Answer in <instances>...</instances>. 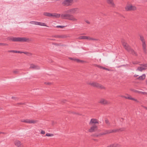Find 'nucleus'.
<instances>
[{
	"instance_id": "obj_1",
	"label": "nucleus",
	"mask_w": 147,
	"mask_h": 147,
	"mask_svg": "<svg viewBox=\"0 0 147 147\" xmlns=\"http://www.w3.org/2000/svg\"><path fill=\"white\" fill-rule=\"evenodd\" d=\"M53 15L52 17H55L56 18H58L61 17L62 19H67L74 21H76L77 20V19L74 18L73 15L69 14L63 13L61 15L57 13H53Z\"/></svg>"
},
{
	"instance_id": "obj_2",
	"label": "nucleus",
	"mask_w": 147,
	"mask_h": 147,
	"mask_svg": "<svg viewBox=\"0 0 147 147\" xmlns=\"http://www.w3.org/2000/svg\"><path fill=\"white\" fill-rule=\"evenodd\" d=\"M121 42L123 47L128 52L133 55L137 56V53L133 49L131 48L130 47L124 40H122Z\"/></svg>"
},
{
	"instance_id": "obj_3",
	"label": "nucleus",
	"mask_w": 147,
	"mask_h": 147,
	"mask_svg": "<svg viewBox=\"0 0 147 147\" xmlns=\"http://www.w3.org/2000/svg\"><path fill=\"white\" fill-rule=\"evenodd\" d=\"M13 42H26L29 40V39L26 37H13Z\"/></svg>"
},
{
	"instance_id": "obj_4",
	"label": "nucleus",
	"mask_w": 147,
	"mask_h": 147,
	"mask_svg": "<svg viewBox=\"0 0 147 147\" xmlns=\"http://www.w3.org/2000/svg\"><path fill=\"white\" fill-rule=\"evenodd\" d=\"M140 39L142 42V47L144 53L146 54H147V49L146 48V44L144 38L142 36H140Z\"/></svg>"
},
{
	"instance_id": "obj_5",
	"label": "nucleus",
	"mask_w": 147,
	"mask_h": 147,
	"mask_svg": "<svg viewBox=\"0 0 147 147\" xmlns=\"http://www.w3.org/2000/svg\"><path fill=\"white\" fill-rule=\"evenodd\" d=\"M79 11V9L78 8H75L69 9L66 11L65 12L66 13V14H69V13H70L71 14H74L78 13Z\"/></svg>"
},
{
	"instance_id": "obj_6",
	"label": "nucleus",
	"mask_w": 147,
	"mask_h": 147,
	"mask_svg": "<svg viewBox=\"0 0 147 147\" xmlns=\"http://www.w3.org/2000/svg\"><path fill=\"white\" fill-rule=\"evenodd\" d=\"M139 65H140V66L138 67L136 69L137 71L142 72L143 70H145L146 69L147 67V63L140 64Z\"/></svg>"
},
{
	"instance_id": "obj_7",
	"label": "nucleus",
	"mask_w": 147,
	"mask_h": 147,
	"mask_svg": "<svg viewBox=\"0 0 147 147\" xmlns=\"http://www.w3.org/2000/svg\"><path fill=\"white\" fill-rule=\"evenodd\" d=\"M88 84L91 86L101 89H105V88L102 85L96 82H90Z\"/></svg>"
},
{
	"instance_id": "obj_8",
	"label": "nucleus",
	"mask_w": 147,
	"mask_h": 147,
	"mask_svg": "<svg viewBox=\"0 0 147 147\" xmlns=\"http://www.w3.org/2000/svg\"><path fill=\"white\" fill-rule=\"evenodd\" d=\"M21 121L28 123H32L34 124L37 122V121L35 120L27 119H22L21 120Z\"/></svg>"
},
{
	"instance_id": "obj_9",
	"label": "nucleus",
	"mask_w": 147,
	"mask_h": 147,
	"mask_svg": "<svg viewBox=\"0 0 147 147\" xmlns=\"http://www.w3.org/2000/svg\"><path fill=\"white\" fill-rule=\"evenodd\" d=\"M73 2V0H65L62 2L64 6H69L71 5Z\"/></svg>"
},
{
	"instance_id": "obj_10",
	"label": "nucleus",
	"mask_w": 147,
	"mask_h": 147,
	"mask_svg": "<svg viewBox=\"0 0 147 147\" xmlns=\"http://www.w3.org/2000/svg\"><path fill=\"white\" fill-rule=\"evenodd\" d=\"M91 125L92 126L88 130L89 132H92L95 131L97 130L98 127L96 124H94Z\"/></svg>"
},
{
	"instance_id": "obj_11",
	"label": "nucleus",
	"mask_w": 147,
	"mask_h": 147,
	"mask_svg": "<svg viewBox=\"0 0 147 147\" xmlns=\"http://www.w3.org/2000/svg\"><path fill=\"white\" fill-rule=\"evenodd\" d=\"M125 10L127 11H134L136 9V7L132 5L127 6L125 7Z\"/></svg>"
},
{
	"instance_id": "obj_12",
	"label": "nucleus",
	"mask_w": 147,
	"mask_h": 147,
	"mask_svg": "<svg viewBox=\"0 0 147 147\" xmlns=\"http://www.w3.org/2000/svg\"><path fill=\"white\" fill-rule=\"evenodd\" d=\"M98 121L96 119H92L89 123L90 125H93L94 124H98Z\"/></svg>"
},
{
	"instance_id": "obj_13",
	"label": "nucleus",
	"mask_w": 147,
	"mask_h": 147,
	"mask_svg": "<svg viewBox=\"0 0 147 147\" xmlns=\"http://www.w3.org/2000/svg\"><path fill=\"white\" fill-rule=\"evenodd\" d=\"M99 102L103 105L108 104L110 103V102L107 101L104 99H101Z\"/></svg>"
},
{
	"instance_id": "obj_14",
	"label": "nucleus",
	"mask_w": 147,
	"mask_h": 147,
	"mask_svg": "<svg viewBox=\"0 0 147 147\" xmlns=\"http://www.w3.org/2000/svg\"><path fill=\"white\" fill-rule=\"evenodd\" d=\"M131 91L134 92L136 93H141L144 94H147V92H143L142 91H140L137 90H135L133 89H131Z\"/></svg>"
},
{
	"instance_id": "obj_15",
	"label": "nucleus",
	"mask_w": 147,
	"mask_h": 147,
	"mask_svg": "<svg viewBox=\"0 0 147 147\" xmlns=\"http://www.w3.org/2000/svg\"><path fill=\"white\" fill-rule=\"evenodd\" d=\"M30 68H32L34 69H40V67L37 65H34L33 64H31L30 65Z\"/></svg>"
},
{
	"instance_id": "obj_16",
	"label": "nucleus",
	"mask_w": 147,
	"mask_h": 147,
	"mask_svg": "<svg viewBox=\"0 0 147 147\" xmlns=\"http://www.w3.org/2000/svg\"><path fill=\"white\" fill-rule=\"evenodd\" d=\"M107 3L112 7H114L115 4L113 2V0H107Z\"/></svg>"
},
{
	"instance_id": "obj_17",
	"label": "nucleus",
	"mask_w": 147,
	"mask_h": 147,
	"mask_svg": "<svg viewBox=\"0 0 147 147\" xmlns=\"http://www.w3.org/2000/svg\"><path fill=\"white\" fill-rule=\"evenodd\" d=\"M146 78V75L145 74H143L142 76H139L137 78V79L139 80H142L145 79Z\"/></svg>"
},
{
	"instance_id": "obj_18",
	"label": "nucleus",
	"mask_w": 147,
	"mask_h": 147,
	"mask_svg": "<svg viewBox=\"0 0 147 147\" xmlns=\"http://www.w3.org/2000/svg\"><path fill=\"white\" fill-rule=\"evenodd\" d=\"M15 144L18 147H20L21 145L20 141L18 140H16L14 142Z\"/></svg>"
},
{
	"instance_id": "obj_19",
	"label": "nucleus",
	"mask_w": 147,
	"mask_h": 147,
	"mask_svg": "<svg viewBox=\"0 0 147 147\" xmlns=\"http://www.w3.org/2000/svg\"><path fill=\"white\" fill-rule=\"evenodd\" d=\"M111 134L110 130H106L104 132H102L99 134V135L100 136L102 135H106L107 134Z\"/></svg>"
},
{
	"instance_id": "obj_20",
	"label": "nucleus",
	"mask_w": 147,
	"mask_h": 147,
	"mask_svg": "<svg viewBox=\"0 0 147 147\" xmlns=\"http://www.w3.org/2000/svg\"><path fill=\"white\" fill-rule=\"evenodd\" d=\"M43 14L44 15L49 17H52L53 13H51L49 12H45L43 13Z\"/></svg>"
},
{
	"instance_id": "obj_21",
	"label": "nucleus",
	"mask_w": 147,
	"mask_h": 147,
	"mask_svg": "<svg viewBox=\"0 0 147 147\" xmlns=\"http://www.w3.org/2000/svg\"><path fill=\"white\" fill-rule=\"evenodd\" d=\"M67 36L66 35H56L55 36V38H67Z\"/></svg>"
},
{
	"instance_id": "obj_22",
	"label": "nucleus",
	"mask_w": 147,
	"mask_h": 147,
	"mask_svg": "<svg viewBox=\"0 0 147 147\" xmlns=\"http://www.w3.org/2000/svg\"><path fill=\"white\" fill-rule=\"evenodd\" d=\"M107 147H121V146L119 144H111Z\"/></svg>"
},
{
	"instance_id": "obj_23",
	"label": "nucleus",
	"mask_w": 147,
	"mask_h": 147,
	"mask_svg": "<svg viewBox=\"0 0 147 147\" xmlns=\"http://www.w3.org/2000/svg\"><path fill=\"white\" fill-rule=\"evenodd\" d=\"M69 59H70L74 60L78 63H82L84 62V61L82 60H81L79 59H76V58H69Z\"/></svg>"
},
{
	"instance_id": "obj_24",
	"label": "nucleus",
	"mask_w": 147,
	"mask_h": 147,
	"mask_svg": "<svg viewBox=\"0 0 147 147\" xmlns=\"http://www.w3.org/2000/svg\"><path fill=\"white\" fill-rule=\"evenodd\" d=\"M37 25H39L43 26H47L45 23L39 22H38Z\"/></svg>"
},
{
	"instance_id": "obj_25",
	"label": "nucleus",
	"mask_w": 147,
	"mask_h": 147,
	"mask_svg": "<svg viewBox=\"0 0 147 147\" xmlns=\"http://www.w3.org/2000/svg\"><path fill=\"white\" fill-rule=\"evenodd\" d=\"M78 38L80 39H88V37L85 36H81L79 37Z\"/></svg>"
},
{
	"instance_id": "obj_26",
	"label": "nucleus",
	"mask_w": 147,
	"mask_h": 147,
	"mask_svg": "<svg viewBox=\"0 0 147 147\" xmlns=\"http://www.w3.org/2000/svg\"><path fill=\"white\" fill-rule=\"evenodd\" d=\"M105 122L106 124L109 127L111 125V123L109 121V120L107 119H105Z\"/></svg>"
},
{
	"instance_id": "obj_27",
	"label": "nucleus",
	"mask_w": 147,
	"mask_h": 147,
	"mask_svg": "<svg viewBox=\"0 0 147 147\" xmlns=\"http://www.w3.org/2000/svg\"><path fill=\"white\" fill-rule=\"evenodd\" d=\"M111 133H115L117 132H118V129H110Z\"/></svg>"
},
{
	"instance_id": "obj_28",
	"label": "nucleus",
	"mask_w": 147,
	"mask_h": 147,
	"mask_svg": "<svg viewBox=\"0 0 147 147\" xmlns=\"http://www.w3.org/2000/svg\"><path fill=\"white\" fill-rule=\"evenodd\" d=\"M30 23L32 24L37 25L38 22L34 21H32L30 22Z\"/></svg>"
},
{
	"instance_id": "obj_29",
	"label": "nucleus",
	"mask_w": 147,
	"mask_h": 147,
	"mask_svg": "<svg viewBox=\"0 0 147 147\" xmlns=\"http://www.w3.org/2000/svg\"><path fill=\"white\" fill-rule=\"evenodd\" d=\"M13 37H9L7 38V39L9 40H11L13 42Z\"/></svg>"
},
{
	"instance_id": "obj_30",
	"label": "nucleus",
	"mask_w": 147,
	"mask_h": 147,
	"mask_svg": "<svg viewBox=\"0 0 147 147\" xmlns=\"http://www.w3.org/2000/svg\"><path fill=\"white\" fill-rule=\"evenodd\" d=\"M120 96L122 98H124L126 99H129L130 96H126L123 95H120Z\"/></svg>"
},
{
	"instance_id": "obj_31",
	"label": "nucleus",
	"mask_w": 147,
	"mask_h": 147,
	"mask_svg": "<svg viewBox=\"0 0 147 147\" xmlns=\"http://www.w3.org/2000/svg\"><path fill=\"white\" fill-rule=\"evenodd\" d=\"M118 129V131L119 132V131H122L125 130V128L124 127H122V128H120Z\"/></svg>"
},
{
	"instance_id": "obj_32",
	"label": "nucleus",
	"mask_w": 147,
	"mask_h": 147,
	"mask_svg": "<svg viewBox=\"0 0 147 147\" xmlns=\"http://www.w3.org/2000/svg\"><path fill=\"white\" fill-rule=\"evenodd\" d=\"M54 135L52 134L47 133L46 134V136H52Z\"/></svg>"
},
{
	"instance_id": "obj_33",
	"label": "nucleus",
	"mask_w": 147,
	"mask_h": 147,
	"mask_svg": "<svg viewBox=\"0 0 147 147\" xmlns=\"http://www.w3.org/2000/svg\"><path fill=\"white\" fill-rule=\"evenodd\" d=\"M129 99L134 100V101H136V102H138V101L137 99H135L134 98L131 97L130 96V98H129Z\"/></svg>"
},
{
	"instance_id": "obj_34",
	"label": "nucleus",
	"mask_w": 147,
	"mask_h": 147,
	"mask_svg": "<svg viewBox=\"0 0 147 147\" xmlns=\"http://www.w3.org/2000/svg\"><path fill=\"white\" fill-rule=\"evenodd\" d=\"M65 26H56V27L57 28H62L64 27H65Z\"/></svg>"
},
{
	"instance_id": "obj_35",
	"label": "nucleus",
	"mask_w": 147,
	"mask_h": 147,
	"mask_svg": "<svg viewBox=\"0 0 147 147\" xmlns=\"http://www.w3.org/2000/svg\"><path fill=\"white\" fill-rule=\"evenodd\" d=\"M0 45H1V46H8V45L7 43H0Z\"/></svg>"
},
{
	"instance_id": "obj_36",
	"label": "nucleus",
	"mask_w": 147,
	"mask_h": 147,
	"mask_svg": "<svg viewBox=\"0 0 147 147\" xmlns=\"http://www.w3.org/2000/svg\"><path fill=\"white\" fill-rule=\"evenodd\" d=\"M13 72L14 74H17L19 73V70L16 69L13 71Z\"/></svg>"
},
{
	"instance_id": "obj_37",
	"label": "nucleus",
	"mask_w": 147,
	"mask_h": 147,
	"mask_svg": "<svg viewBox=\"0 0 147 147\" xmlns=\"http://www.w3.org/2000/svg\"><path fill=\"white\" fill-rule=\"evenodd\" d=\"M88 40H96L97 39H96L91 38L89 37H88Z\"/></svg>"
},
{
	"instance_id": "obj_38",
	"label": "nucleus",
	"mask_w": 147,
	"mask_h": 147,
	"mask_svg": "<svg viewBox=\"0 0 147 147\" xmlns=\"http://www.w3.org/2000/svg\"><path fill=\"white\" fill-rule=\"evenodd\" d=\"M138 63L137 61L132 62V63L134 64H138Z\"/></svg>"
},
{
	"instance_id": "obj_39",
	"label": "nucleus",
	"mask_w": 147,
	"mask_h": 147,
	"mask_svg": "<svg viewBox=\"0 0 147 147\" xmlns=\"http://www.w3.org/2000/svg\"><path fill=\"white\" fill-rule=\"evenodd\" d=\"M8 52H12L14 53V50H9L8 51Z\"/></svg>"
},
{
	"instance_id": "obj_40",
	"label": "nucleus",
	"mask_w": 147,
	"mask_h": 147,
	"mask_svg": "<svg viewBox=\"0 0 147 147\" xmlns=\"http://www.w3.org/2000/svg\"><path fill=\"white\" fill-rule=\"evenodd\" d=\"M12 99H13L16 100L17 99V98L14 96H12L11 97Z\"/></svg>"
},
{
	"instance_id": "obj_41",
	"label": "nucleus",
	"mask_w": 147,
	"mask_h": 147,
	"mask_svg": "<svg viewBox=\"0 0 147 147\" xmlns=\"http://www.w3.org/2000/svg\"><path fill=\"white\" fill-rule=\"evenodd\" d=\"M41 133L42 134H45V131L42 130L41 131Z\"/></svg>"
},
{
	"instance_id": "obj_42",
	"label": "nucleus",
	"mask_w": 147,
	"mask_h": 147,
	"mask_svg": "<svg viewBox=\"0 0 147 147\" xmlns=\"http://www.w3.org/2000/svg\"><path fill=\"white\" fill-rule=\"evenodd\" d=\"M97 67H98L100 68H101V69H103V67H102V66H101L100 65H98L97 66Z\"/></svg>"
},
{
	"instance_id": "obj_43",
	"label": "nucleus",
	"mask_w": 147,
	"mask_h": 147,
	"mask_svg": "<svg viewBox=\"0 0 147 147\" xmlns=\"http://www.w3.org/2000/svg\"><path fill=\"white\" fill-rule=\"evenodd\" d=\"M45 84L48 85H50L51 84V83L50 82H45Z\"/></svg>"
},
{
	"instance_id": "obj_44",
	"label": "nucleus",
	"mask_w": 147,
	"mask_h": 147,
	"mask_svg": "<svg viewBox=\"0 0 147 147\" xmlns=\"http://www.w3.org/2000/svg\"><path fill=\"white\" fill-rule=\"evenodd\" d=\"M103 69H105L106 70H107L108 71H109V69L106 68H105V67H103Z\"/></svg>"
},
{
	"instance_id": "obj_45",
	"label": "nucleus",
	"mask_w": 147,
	"mask_h": 147,
	"mask_svg": "<svg viewBox=\"0 0 147 147\" xmlns=\"http://www.w3.org/2000/svg\"><path fill=\"white\" fill-rule=\"evenodd\" d=\"M85 22L88 24H90V22L87 20H86Z\"/></svg>"
},
{
	"instance_id": "obj_46",
	"label": "nucleus",
	"mask_w": 147,
	"mask_h": 147,
	"mask_svg": "<svg viewBox=\"0 0 147 147\" xmlns=\"http://www.w3.org/2000/svg\"><path fill=\"white\" fill-rule=\"evenodd\" d=\"M139 76L138 75H137L136 74H135L134 75V76L135 77H136L138 76Z\"/></svg>"
},
{
	"instance_id": "obj_47",
	"label": "nucleus",
	"mask_w": 147,
	"mask_h": 147,
	"mask_svg": "<svg viewBox=\"0 0 147 147\" xmlns=\"http://www.w3.org/2000/svg\"><path fill=\"white\" fill-rule=\"evenodd\" d=\"M18 51L14 50V53H18Z\"/></svg>"
},
{
	"instance_id": "obj_48",
	"label": "nucleus",
	"mask_w": 147,
	"mask_h": 147,
	"mask_svg": "<svg viewBox=\"0 0 147 147\" xmlns=\"http://www.w3.org/2000/svg\"><path fill=\"white\" fill-rule=\"evenodd\" d=\"M18 53H22V52L18 51Z\"/></svg>"
},
{
	"instance_id": "obj_49",
	"label": "nucleus",
	"mask_w": 147,
	"mask_h": 147,
	"mask_svg": "<svg viewBox=\"0 0 147 147\" xmlns=\"http://www.w3.org/2000/svg\"><path fill=\"white\" fill-rule=\"evenodd\" d=\"M22 53H23L25 54H27L28 53L27 52H22Z\"/></svg>"
},
{
	"instance_id": "obj_50",
	"label": "nucleus",
	"mask_w": 147,
	"mask_h": 147,
	"mask_svg": "<svg viewBox=\"0 0 147 147\" xmlns=\"http://www.w3.org/2000/svg\"><path fill=\"white\" fill-rule=\"evenodd\" d=\"M18 104L22 105L23 103H19Z\"/></svg>"
},
{
	"instance_id": "obj_51",
	"label": "nucleus",
	"mask_w": 147,
	"mask_h": 147,
	"mask_svg": "<svg viewBox=\"0 0 147 147\" xmlns=\"http://www.w3.org/2000/svg\"><path fill=\"white\" fill-rule=\"evenodd\" d=\"M99 136H101L100 135H99V134H98V135H96V136L97 137H98Z\"/></svg>"
},
{
	"instance_id": "obj_52",
	"label": "nucleus",
	"mask_w": 147,
	"mask_h": 147,
	"mask_svg": "<svg viewBox=\"0 0 147 147\" xmlns=\"http://www.w3.org/2000/svg\"><path fill=\"white\" fill-rule=\"evenodd\" d=\"M144 108L147 110V107H144Z\"/></svg>"
},
{
	"instance_id": "obj_53",
	"label": "nucleus",
	"mask_w": 147,
	"mask_h": 147,
	"mask_svg": "<svg viewBox=\"0 0 147 147\" xmlns=\"http://www.w3.org/2000/svg\"><path fill=\"white\" fill-rule=\"evenodd\" d=\"M4 134V133L3 132H0V134Z\"/></svg>"
},
{
	"instance_id": "obj_54",
	"label": "nucleus",
	"mask_w": 147,
	"mask_h": 147,
	"mask_svg": "<svg viewBox=\"0 0 147 147\" xmlns=\"http://www.w3.org/2000/svg\"><path fill=\"white\" fill-rule=\"evenodd\" d=\"M146 84L147 85V80L146 81Z\"/></svg>"
},
{
	"instance_id": "obj_55",
	"label": "nucleus",
	"mask_w": 147,
	"mask_h": 147,
	"mask_svg": "<svg viewBox=\"0 0 147 147\" xmlns=\"http://www.w3.org/2000/svg\"><path fill=\"white\" fill-rule=\"evenodd\" d=\"M115 126H116V125H113V127H115Z\"/></svg>"
}]
</instances>
